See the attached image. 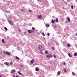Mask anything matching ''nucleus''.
Segmentation results:
<instances>
[{"mask_svg": "<svg viewBox=\"0 0 77 77\" xmlns=\"http://www.w3.org/2000/svg\"><path fill=\"white\" fill-rule=\"evenodd\" d=\"M52 56L51 54H49V55H46V57L48 59L50 60V58H51Z\"/></svg>", "mask_w": 77, "mask_h": 77, "instance_id": "nucleus-1", "label": "nucleus"}, {"mask_svg": "<svg viewBox=\"0 0 77 77\" xmlns=\"http://www.w3.org/2000/svg\"><path fill=\"white\" fill-rule=\"evenodd\" d=\"M8 22L11 25H14V23L12 22L10 20H8Z\"/></svg>", "mask_w": 77, "mask_h": 77, "instance_id": "nucleus-2", "label": "nucleus"}, {"mask_svg": "<svg viewBox=\"0 0 77 77\" xmlns=\"http://www.w3.org/2000/svg\"><path fill=\"white\" fill-rule=\"evenodd\" d=\"M5 53L6 54L8 55V56H11V54H10V53H9V52L8 51L6 52Z\"/></svg>", "mask_w": 77, "mask_h": 77, "instance_id": "nucleus-3", "label": "nucleus"}, {"mask_svg": "<svg viewBox=\"0 0 77 77\" xmlns=\"http://www.w3.org/2000/svg\"><path fill=\"white\" fill-rule=\"evenodd\" d=\"M38 48L39 50H42V46L41 45L38 46Z\"/></svg>", "mask_w": 77, "mask_h": 77, "instance_id": "nucleus-4", "label": "nucleus"}, {"mask_svg": "<svg viewBox=\"0 0 77 77\" xmlns=\"http://www.w3.org/2000/svg\"><path fill=\"white\" fill-rule=\"evenodd\" d=\"M34 62V60H33V59H32V60H31L30 61V63L31 64H33Z\"/></svg>", "mask_w": 77, "mask_h": 77, "instance_id": "nucleus-5", "label": "nucleus"}, {"mask_svg": "<svg viewBox=\"0 0 77 77\" xmlns=\"http://www.w3.org/2000/svg\"><path fill=\"white\" fill-rule=\"evenodd\" d=\"M15 70H12L11 71V73H14V72H15Z\"/></svg>", "mask_w": 77, "mask_h": 77, "instance_id": "nucleus-6", "label": "nucleus"}, {"mask_svg": "<svg viewBox=\"0 0 77 77\" xmlns=\"http://www.w3.org/2000/svg\"><path fill=\"white\" fill-rule=\"evenodd\" d=\"M39 68H38V67H36V68H35L36 71H39Z\"/></svg>", "mask_w": 77, "mask_h": 77, "instance_id": "nucleus-7", "label": "nucleus"}, {"mask_svg": "<svg viewBox=\"0 0 77 77\" xmlns=\"http://www.w3.org/2000/svg\"><path fill=\"white\" fill-rule=\"evenodd\" d=\"M17 73L18 74H19L20 75H23V73H21V72H19V71H18L17 72Z\"/></svg>", "mask_w": 77, "mask_h": 77, "instance_id": "nucleus-8", "label": "nucleus"}, {"mask_svg": "<svg viewBox=\"0 0 77 77\" xmlns=\"http://www.w3.org/2000/svg\"><path fill=\"white\" fill-rule=\"evenodd\" d=\"M4 64L5 65H7V66H8V65H9V63H7V62L5 63Z\"/></svg>", "mask_w": 77, "mask_h": 77, "instance_id": "nucleus-9", "label": "nucleus"}, {"mask_svg": "<svg viewBox=\"0 0 77 77\" xmlns=\"http://www.w3.org/2000/svg\"><path fill=\"white\" fill-rule=\"evenodd\" d=\"M67 20L68 21L69 23H71V21L70 20V19H69V18L67 17Z\"/></svg>", "mask_w": 77, "mask_h": 77, "instance_id": "nucleus-10", "label": "nucleus"}, {"mask_svg": "<svg viewBox=\"0 0 77 77\" xmlns=\"http://www.w3.org/2000/svg\"><path fill=\"white\" fill-rule=\"evenodd\" d=\"M38 17L39 18L41 19L42 18V16L41 15H39L38 16Z\"/></svg>", "mask_w": 77, "mask_h": 77, "instance_id": "nucleus-11", "label": "nucleus"}, {"mask_svg": "<svg viewBox=\"0 0 77 77\" xmlns=\"http://www.w3.org/2000/svg\"><path fill=\"white\" fill-rule=\"evenodd\" d=\"M28 32L29 33H32V31L31 30H29L28 31Z\"/></svg>", "mask_w": 77, "mask_h": 77, "instance_id": "nucleus-12", "label": "nucleus"}, {"mask_svg": "<svg viewBox=\"0 0 77 77\" xmlns=\"http://www.w3.org/2000/svg\"><path fill=\"white\" fill-rule=\"evenodd\" d=\"M68 54L69 56L70 57L72 58V56H71V55H70V53H68Z\"/></svg>", "mask_w": 77, "mask_h": 77, "instance_id": "nucleus-13", "label": "nucleus"}, {"mask_svg": "<svg viewBox=\"0 0 77 77\" xmlns=\"http://www.w3.org/2000/svg\"><path fill=\"white\" fill-rule=\"evenodd\" d=\"M57 74L58 75H60V71H59L57 72Z\"/></svg>", "mask_w": 77, "mask_h": 77, "instance_id": "nucleus-14", "label": "nucleus"}, {"mask_svg": "<svg viewBox=\"0 0 77 77\" xmlns=\"http://www.w3.org/2000/svg\"><path fill=\"white\" fill-rule=\"evenodd\" d=\"M45 26L46 27H48L49 26V24H46Z\"/></svg>", "mask_w": 77, "mask_h": 77, "instance_id": "nucleus-15", "label": "nucleus"}, {"mask_svg": "<svg viewBox=\"0 0 77 77\" xmlns=\"http://www.w3.org/2000/svg\"><path fill=\"white\" fill-rule=\"evenodd\" d=\"M74 56H77V53L76 52H75L74 54Z\"/></svg>", "mask_w": 77, "mask_h": 77, "instance_id": "nucleus-16", "label": "nucleus"}, {"mask_svg": "<svg viewBox=\"0 0 77 77\" xmlns=\"http://www.w3.org/2000/svg\"><path fill=\"white\" fill-rule=\"evenodd\" d=\"M52 24H53V23H54V20L53 19L52 20Z\"/></svg>", "mask_w": 77, "mask_h": 77, "instance_id": "nucleus-17", "label": "nucleus"}, {"mask_svg": "<svg viewBox=\"0 0 77 77\" xmlns=\"http://www.w3.org/2000/svg\"><path fill=\"white\" fill-rule=\"evenodd\" d=\"M5 12H6V13H10V11H5Z\"/></svg>", "mask_w": 77, "mask_h": 77, "instance_id": "nucleus-18", "label": "nucleus"}, {"mask_svg": "<svg viewBox=\"0 0 77 77\" xmlns=\"http://www.w3.org/2000/svg\"><path fill=\"white\" fill-rule=\"evenodd\" d=\"M67 46L68 47H71V46H70V45H69V44H67Z\"/></svg>", "mask_w": 77, "mask_h": 77, "instance_id": "nucleus-19", "label": "nucleus"}, {"mask_svg": "<svg viewBox=\"0 0 77 77\" xmlns=\"http://www.w3.org/2000/svg\"><path fill=\"white\" fill-rule=\"evenodd\" d=\"M16 59H17L18 60L20 59V58H19V57H17V56L16 57Z\"/></svg>", "mask_w": 77, "mask_h": 77, "instance_id": "nucleus-20", "label": "nucleus"}, {"mask_svg": "<svg viewBox=\"0 0 77 77\" xmlns=\"http://www.w3.org/2000/svg\"><path fill=\"white\" fill-rule=\"evenodd\" d=\"M56 22H58V19L57 18H56Z\"/></svg>", "mask_w": 77, "mask_h": 77, "instance_id": "nucleus-21", "label": "nucleus"}, {"mask_svg": "<svg viewBox=\"0 0 77 77\" xmlns=\"http://www.w3.org/2000/svg\"><path fill=\"white\" fill-rule=\"evenodd\" d=\"M2 42H3V43H5V40H4V39H2Z\"/></svg>", "mask_w": 77, "mask_h": 77, "instance_id": "nucleus-22", "label": "nucleus"}, {"mask_svg": "<svg viewBox=\"0 0 77 77\" xmlns=\"http://www.w3.org/2000/svg\"><path fill=\"white\" fill-rule=\"evenodd\" d=\"M40 52L41 53V54H43V53H42V52L41 51H40Z\"/></svg>", "mask_w": 77, "mask_h": 77, "instance_id": "nucleus-23", "label": "nucleus"}, {"mask_svg": "<svg viewBox=\"0 0 77 77\" xmlns=\"http://www.w3.org/2000/svg\"><path fill=\"white\" fill-rule=\"evenodd\" d=\"M71 9H74V6H73V5L71 6Z\"/></svg>", "mask_w": 77, "mask_h": 77, "instance_id": "nucleus-24", "label": "nucleus"}, {"mask_svg": "<svg viewBox=\"0 0 77 77\" xmlns=\"http://www.w3.org/2000/svg\"><path fill=\"white\" fill-rule=\"evenodd\" d=\"M4 29L6 30H8V29H7V28H6V27H5L4 28Z\"/></svg>", "mask_w": 77, "mask_h": 77, "instance_id": "nucleus-25", "label": "nucleus"}, {"mask_svg": "<svg viewBox=\"0 0 77 77\" xmlns=\"http://www.w3.org/2000/svg\"><path fill=\"white\" fill-rule=\"evenodd\" d=\"M54 58H57V57L55 55H54Z\"/></svg>", "mask_w": 77, "mask_h": 77, "instance_id": "nucleus-26", "label": "nucleus"}, {"mask_svg": "<svg viewBox=\"0 0 77 77\" xmlns=\"http://www.w3.org/2000/svg\"><path fill=\"white\" fill-rule=\"evenodd\" d=\"M64 71L65 72H66V69H64Z\"/></svg>", "mask_w": 77, "mask_h": 77, "instance_id": "nucleus-27", "label": "nucleus"}, {"mask_svg": "<svg viewBox=\"0 0 77 77\" xmlns=\"http://www.w3.org/2000/svg\"><path fill=\"white\" fill-rule=\"evenodd\" d=\"M50 33H47V35H48V36H50Z\"/></svg>", "mask_w": 77, "mask_h": 77, "instance_id": "nucleus-28", "label": "nucleus"}, {"mask_svg": "<svg viewBox=\"0 0 77 77\" xmlns=\"http://www.w3.org/2000/svg\"><path fill=\"white\" fill-rule=\"evenodd\" d=\"M45 54H48V51H45Z\"/></svg>", "mask_w": 77, "mask_h": 77, "instance_id": "nucleus-29", "label": "nucleus"}, {"mask_svg": "<svg viewBox=\"0 0 77 77\" xmlns=\"http://www.w3.org/2000/svg\"><path fill=\"white\" fill-rule=\"evenodd\" d=\"M72 75H75V73H74V72H72Z\"/></svg>", "mask_w": 77, "mask_h": 77, "instance_id": "nucleus-30", "label": "nucleus"}, {"mask_svg": "<svg viewBox=\"0 0 77 77\" xmlns=\"http://www.w3.org/2000/svg\"><path fill=\"white\" fill-rule=\"evenodd\" d=\"M32 29L33 30H35V27H32Z\"/></svg>", "mask_w": 77, "mask_h": 77, "instance_id": "nucleus-31", "label": "nucleus"}, {"mask_svg": "<svg viewBox=\"0 0 77 77\" xmlns=\"http://www.w3.org/2000/svg\"><path fill=\"white\" fill-rule=\"evenodd\" d=\"M12 64H13L12 62H11L10 63V65H12Z\"/></svg>", "mask_w": 77, "mask_h": 77, "instance_id": "nucleus-32", "label": "nucleus"}, {"mask_svg": "<svg viewBox=\"0 0 77 77\" xmlns=\"http://www.w3.org/2000/svg\"><path fill=\"white\" fill-rule=\"evenodd\" d=\"M18 31L19 32H21V29H18Z\"/></svg>", "mask_w": 77, "mask_h": 77, "instance_id": "nucleus-33", "label": "nucleus"}, {"mask_svg": "<svg viewBox=\"0 0 77 77\" xmlns=\"http://www.w3.org/2000/svg\"><path fill=\"white\" fill-rule=\"evenodd\" d=\"M42 35L43 36H45V34H44V33L43 32L42 33Z\"/></svg>", "mask_w": 77, "mask_h": 77, "instance_id": "nucleus-34", "label": "nucleus"}, {"mask_svg": "<svg viewBox=\"0 0 77 77\" xmlns=\"http://www.w3.org/2000/svg\"><path fill=\"white\" fill-rule=\"evenodd\" d=\"M21 11H22V12H23V9H21Z\"/></svg>", "mask_w": 77, "mask_h": 77, "instance_id": "nucleus-35", "label": "nucleus"}, {"mask_svg": "<svg viewBox=\"0 0 77 77\" xmlns=\"http://www.w3.org/2000/svg\"><path fill=\"white\" fill-rule=\"evenodd\" d=\"M52 50H54V48H52Z\"/></svg>", "mask_w": 77, "mask_h": 77, "instance_id": "nucleus-36", "label": "nucleus"}, {"mask_svg": "<svg viewBox=\"0 0 77 77\" xmlns=\"http://www.w3.org/2000/svg\"><path fill=\"white\" fill-rule=\"evenodd\" d=\"M3 53L4 54H6V53H5V52H3Z\"/></svg>", "mask_w": 77, "mask_h": 77, "instance_id": "nucleus-37", "label": "nucleus"}, {"mask_svg": "<svg viewBox=\"0 0 77 77\" xmlns=\"http://www.w3.org/2000/svg\"><path fill=\"white\" fill-rule=\"evenodd\" d=\"M29 12H32V10H29Z\"/></svg>", "mask_w": 77, "mask_h": 77, "instance_id": "nucleus-38", "label": "nucleus"}, {"mask_svg": "<svg viewBox=\"0 0 77 77\" xmlns=\"http://www.w3.org/2000/svg\"><path fill=\"white\" fill-rule=\"evenodd\" d=\"M63 64H64V65H65V64H66L65 62H64L63 63Z\"/></svg>", "mask_w": 77, "mask_h": 77, "instance_id": "nucleus-39", "label": "nucleus"}, {"mask_svg": "<svg viewBox=\"0 0 77 77\" xmlns=\"http://www.w3.org/2000/svg\"><path fill=\"white\" fill-rule=\"evenodd\" d=\"M37 65V64H36V63H35V64H34L33 65Z\"/></svg>", "mask_w": 77, "mask_h": 77, "instance_id": "nucleus-40", "label": "nucleus"}, {"mask_svg": "<svg viewBox=\"0 0 77 77\" xmlns=\"http://www.w3.org/2000/svg\"><path fill=\"white\" fill-rule=\"evenodd\" d=\"M24 34L25 35V34H26V32H24Z\"/></svg>", "mask_w": 77, "mask_h": 77, "instance_id": "nucleus-41", "label": "nucleus"}, {"mask_svg": "<svg viewBox=\"0 0 77 77\" xmlns=\"http://www.w3.org/2000/svg\"><path fill=\"white\" fill-rule=\"evenodd\" d=\"M53 27H54V28H55L56 27V26H53Z\"/></svg>", "mask_w": 77, "mask_h": 77, "instance_id": "nucleus-42", "label": "nucleus"}, {"mask_svg": "<svg viewBox=\"0 0 77 77\" xmlns=\"http://www.w3.org/2000/svg\"><path fill=\"white\" fill-rule=\"evenodd\" d=\"M21 68H23V66H21Z\"/></svg>", "mask_w": 77, "mask_h": 77, "instance_id": "nucleus-43", "label": "nucleus"}, {"mask_svg": "<svg viewBox=\"0 0 77 77\" xmlns=\"http://www.w3.org/2000/svg\"><path fill=\"white\" fill-rule=\"evenodd\" d=\"M3 54V53L2 52L1 53V54Z\"/></svg>", "mask_w": 77, "mask_h": 77, "instance_id": "nucleus-44", "label": "nucleus"}, {"mask_svg": "<svg viewBox=\"0 0 77 77\" xmlns=\"http://www.w3.org/2000/svg\"><path fill=\"white\" fill-rule=\"evenodd\" d=\"M15 75H14V77H15Z\"/></svg>", "mask_w": 77, "mask_h": 77, "instance_id": "nucleus-45", "label": "nucleus"}, {"mask_svg": "<svg viewBox=\"0 0 77 77\" xmlns=\"http://www.w3.org/2000/svg\"><path fill=\"white\" fill-rule=\"evenodd\" d=\"M32 33H34V31H32Z\"/></svg>", "mask_w": 77, "mask_h": 77, "instance_id": "nucleus-46", "label": "nucleus"}, {"mask_svg": "<svg viewBox=\"0 0 77 77\" xmlns=\"http://www.w3.org/2000/svg\"><path fill=\"white\" fill-rule=\"evenodd\" d=\"M75 2H77V0H76Z\"/></svg>", "mask_w": 77, "mask_h": 77, "instance_id": "nucleus-47", "label": "nucleus"}, {"mask_svg": "<svg viewBox=\"0 0 77 77\" xmlns=\"http://www.w3.org/2000/svg\"><path fill=\"white\" fill-rule=\"evenodd\" d=\"M17 48H19V47H17Z\"/></svg>", "mask_w": 77, "mask_h": 77, "instance_id": "nucleus-48", "label": "nucleus"}, {"mask_svg": "<svg viewBox=\"0 0 77 77\" xmlns=\"http://www.w3.org/2000/svg\"><path fill=\"white\" fill-rule=\"evenodd\" d=\"M16 77H18L17 76H16Z\"/></svg>", "mask_w": 77, "mask_h": 77, "instance_id": "nucleus-49", "label": "nucleus"}, {"mask_svg": "<svg viewBox=\"0 0 77 77\" xmlns=\"http://www.w3.org/2000/svg\"><path fill=\"white\" fill-rule=\"evenodd\" d=\"M0 77H2V76L0 75Z\"/></svg>", "mask_w": 77, "mask_h": 77, "instance_id": "nucleus-50", "label": "nucleus"}, {"mask_svg": "<svg viewBox=\"0 0 77 77\" xmlns=\"http://www.w3.org/2000/svg\"><path fill=\"white\" fill-rule=\"evenodd\" d=\"M66 23H67V21H66Z\"/></svg>", "mask_w": 77, "mask_h": 77, "instance_id": "nucleus-51", "label": "nucleus"}, {"mask_svg": "<svg viewBox=\"0 0 77 77\" xmlns=\"http://www.w3.org/2000/svg\"><path fill=\"white\" fill-rule=\"evenodd\" d=\"M67 2H69V1L68 0H67Z\"/></svg>", "mask_w": 77, "mask_h": 77, "instance_id": "nucleus-52", "label": "nucleus"}, {"mask_svg": "<svg viewBox=\"0 0 77 77\" xmlns=\"http://www.w3.org/2000/svg\"><path fill=\"white\" fill-rule=\"evenodd\" d=\"M76 36H77V33L76 34Z\"/></svg>", "mask_w": 77, "mask_h": 77, "instance_id": "nucleus-53", "label": "nucleus"}, {"mask_svg": "<svg viewBox=\"0 0 77 77\" xmlns=\"http://www.w3.org/2000/svg\"><path fill=\"white\" fill-rule=\"evenodd\" d=\"M38 0V1H39V0Z\"/></svg>", "mask_w": 77, "mask_h": 77, "instance_id": "nucleus-54", "label": "nucleus"}]
</instances>
